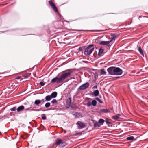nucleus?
Listing matches in <instances>:
<instances>
[{"label":"nucleus","mask_w":148,"mask_h":148,"mask_svg":"<svg viewBox=\"0 0 148 148\" xmlns=\"http://www.w3.org/2000/svg\"><path fill=\"white\" fill-rule=\"evenodd\" d=\"M71 72H69L64 73H62L59 77H56L53 78L51 80V83L56 82L57 84L61 83L67 77L70 76Z\"/></svg>","instance_id":"f257e3e1"},{"label":"nucleus","mask_w":148,"mask_h":148,"mask_svg":"<svg viewBox=\"0 0 148 148\" xmlns=\"http://www.w3.org/2000/svg\"><path fill=\"white\" fill-rule=\"evenodd\" d=\"M109 74L112 75H121L122 70L120 68L115 67H111L107 69Z\"/></svg>","instance_id":"f03ea898"},{"label":"nucleus","mask_w":148,"mask_h":148,"mask_svg":"<svg viewBox=\"0 0 148 148\" xmlns=\"http://www.w3.org/2000/svg\"><path fill=\"white\" fill-rule=\"evenodd\" d=\"M93 46V44H91L88 46L85 49L84 52V54L86 56L90 55L94 50V47L91 48Z\"/></svg>","instance_id":"7ed1b4c3"},{"label":"nucleus","mask_w":148,"mask_h":148,"mask_svg":"<svg viewBox=\"0 0 148 148\" xmlns=\"http://www.w3.org/2000/svg\"><path fill=\"white\" fill-rule=\"evenodd\" d=\"M55 144L61 147H64L66 145L65 142L60 139H57L55 141Z\"/></svg>","instance_id":"20e7f679"},{"label":"nucleus","mask_w":148,"mask_h":148,"mask_svg":"<svg viewBox=\"0 0 148 148\" xmlns=\"http://www.w3.org/2000/svg\"><path fill=\"white\" fill-rule=\"evenodd\" d=\"M89 86V83L86 82L81 85L78 88V89L80 90H84L87 89Z\"/></svg>","instance_id":"39448f33"},{"label":"nucleus","mask_w":148,"mask_h":148,"mask_svg":"<svg viewBox=\"0 0 148 148\" xmlns=\"http://www.w3.org/2000/svg\"><path fill=\"white\" fill-rule=\"evenodd\" d=\"M49 5L51 6L53 10L56 13L58 12V10L57 7L56 6L54 3L52 1H49L48 2Z\"/></svg>","instance_id":"423d86ee"},{"label":"nucleus","mask_w":148,"mask_h":148,"mask_svg":"<svg viewBox=\"0 0 148 148\" xmlns=\"http://www.w3.org/2000/svg\"><path fill=\"white\" fill-rule=\"evenodd\" d=\"M76 125L78 128L79 129H81L84 128L85 126V124L82 122L79 121L76 123Z\"/></svg>","instance_id":"0eeeda50"},{"label":"nucleus","mask_w":148,"mask_h":148,"mask_svg":"<svg viewBox=\"0 0 148 148\" xmlns=\"http://www.w3.org/2000/svg\"><path fill=\"white\" fill-rule=\"evenodd\" d=\"M111 36L112 37L111 40H110V42L112 41H113L114 40L116 39L117 37V36L116 34H111Z\"/></svg>","instance_id":"6e6552de"},{"label":"nucleus","mask_w":148,"mask_h":148,"mask_svg":"<svg viewBox=\"0 0 148 148\" xmlns=\"http://www.w3.org/2000/svg\"><path fill=\"white\" fill-rule=\"evenodd\" d=\"M110 42V41H102L100 42L99 44L101 45H109Z\"/></svg>","instance_id":"1a4fd4ad"},{"label":"nucleus","mask_w":148,"mask_h":148,"mask_svg":"<svg viewBox=\"0 0 148 148\" xmlns=\"http://www.w3.org/2000/svg\"><path fill=\"white\" fill-rule=\"evenodd\" d=\"M86 100L88 101L87 103V106L88 107H90L92 105V102L91 101L92 99L90 98H86Z\"/></svg>","instance_id":"9d476101"},{"label":"nucleus","mask_w":148,"mask_h":148,"mask_svg":"<svg viewBox=\"0 0 148 148\" xmlns=\"http://www.w3.org/2000/svg\"><path fill=\"white\" fill-rule=\"evenodd\" d=\"M121 115L120 114H117L116 115L112 117V118L114 119L115 121L117 120L121 116Z\"/></svg>","instance_id":"9b49d317"},{"label":"nucleus","mask_w":148,"mask_h":148,"mask_svg":"<svg viewBox=\"0 0 148 148\" xmlns=\"http://www.w3.org/2000/svg\"><path fill=\"white\" fill-rule=\"evenodd\" d=\"M100 112H101L105 113L110 112L109 110L108 109H102L100 110Z\"/></svg>","instance_id":"f8f14e48"},{"label":"nucleus","mask_w":148,"mask_h":148,"mask_svg":"<svg viewBox=\"0 0 148 148\" xmlns=\"http://www.w3.org/2000/svg\"><path fill=\"white\" fill-rule=\"evenodd\" d=\"M24 109V107L23 105H21L20 106L18 107L17 109V111L18 112H20L21 111L23 110Z\"/></svg>","instance_id":"ddd939ff"},{"label":"nucleus","mask_w":148,"mask_h":148,"mask_svg":"<svg viewBox=\"0 0 148 148\" xmlns=\"http://www.w3.org/2000/svg\"><path fill=\"white\" fill-rule=\"evenodd\" d=\"M57 92H54L52 93L50 95L51 96L52 98H55L57 97Z\"/></svg>","instance_id":"4468645a"},{"label":"nucleus","mask_w":148,"mask_h":148,"mask_svg":"<svg viewBox=\"0 0 148 148\" xmlns=\"http://www.w3.org/2000/svg\"><path fill=\"white\" fill-rule=\"evenodd\" d=\"M94 127H100L101 125L98 122L96 121L94 123Z\"/></svg>","instance_id":"2eb2a0df"},{"label":"nucleus","mask_w":148,"mask_h":148,"mask_svg":"<svg viewBox=\"0 0 148 148\" xmlns=\"http://www.w3.org/2000/svg\"><path fill=\"white\" fill-rule=\"evenodd\" d=\"M103 49L102 48V47H101L99 50V52L98 53V55L100 56L103 53Z\"/></svg>","instance_id":"dca6fc26"},{"label":"nucleus","mask_w":148,"mask_h":148,"mask_svg":"<svg viewBox=\"0 0 148 148\" xmlns=\"http://www.w3.org/2000/svg\"><path fill=\"white\" fill-rule=\"evenodd\" d=\"M138 50L139 51L140 54L143 56V57H144V53L141 47H139L138 48Z\"/></svg>","instance_id":"f3484780"},{"label":"nucleus","mask_w":148,"mask_h":148,"mask_svg":"<svg viewBox=\"0 0 148 148\" xmlns=\"http://www.w3.org/2000/svg\"><path fill=\"white\" fill-rule=\"evenodd\" d=\"M99 94V92L97 90L94 91V95L95 96H97Z\"/></svg>","instance_id":"a211bd4d"},{"label":"nucleus","mask_w":148,"mask_h":148,"mask_svg":"<svg viewBox=\"0 0 148 148\" xmlns=\"http://www.w3.org/2000/svg\"><path fill=\"white\" fill-rule=\"evenodd\" d=\"M52 99L50 95H47L45 97V100L47 101H49Z\"/></svg>","instance_id":"6ab92c4d"},{"label":"nucleus","mask_w":148,"mask_h":148,"mask_svg":"<svg viewBox=\"0 0 148 148\" xmlns=\"http://www.w3.org/2000/svg\"><path fill=\"white\" fill-rule=\"evenodd\" d=\"M98 122H99L100 124L101 125H103L104 122V120L102 119H99L98 121Z\"/></svg>","instance_id":"aec40b11"},{"label":"nucleus","mask_w":148,"mask_h":148,"mask_svg":"<svg viewBox=\"0 0 148 148\" xmlns=\"http://www.w3.org/2000/svg\"><path fill=\"white\" fill-rule=\"evenodd\" d=\"M66 103L69 105H70L71 103V99L69 97L66 101Z\"/></svg>","instance_id":"412c9836"},{"label":"nucleus","mask_w":148,"mask_h":148,"mask_svg":"<svg viewBox=\"0 0 148 148\" xmlns=\"http://www.w3.org/2000/svg\"><path fill=\"white\" fill-rule=\"evenodd\" d=\"M41 101L40 100H37L35 101L34 103L36 105H38L41 103Z\"/></svg>","instance_id":"4be33fe9"},{"label":"nucleus","mask_w":148,"mask_h":148,"mask_svg":"<svg viewBox=\"0 0 148 148\" xmlns=\"http://www.w3.org/2000/svg\"><path fill=\"white\" fill-rule=\"evenodd\" d=\"M97 104V102L95 100H93L92 102V105L93 106H95Z\"/></svg>","instance_id":"5701e85b"},{"label":"nucleus","mask_w":148,"mask_h":148,"mask_svg":"<svg viewBox=\"0 0 148 148\" xmlns=\"http://www.w3.org/2000/svg\"><path fill=\"white\" fill-rule=\"evenodd\" d=\"M51 103L53 104L57 105L58 104V101L56 99H54L51 101Z\"/></svg>","instance_id":"b1692460"},{"label":"nucleus","mask_w":148,"mask_h":148,"mask_svg":"<svg viewBox=\"0 0 148 148\" xmlns=\"http://www.w3.org/2000/svg\"><path fill=\"white\" fill-rule=\"evenodd\" d=\"M134 139V137L133 136H129L127 138V140H131Z\"/></svg>","instance_id":"393cba45"},{"label":"nucleus","mask_w":148,"mask_h":148,"mask_svg":"<svg viewBox=\"0 0 148 148\" xmlns=\"http://www.w3.org/2000/svg\"><path fill=\"white\" fill-rule=\"evenodd\" d=\"M101 75H106V73L105 71V70L104 69H102L101 70Z\"/></svg>","instance_id":"a878e982"},{"label":"nucleus","mask_w":148,"mask_h":148,"mask_svg":"<svg viewBox=\"0 0 148 148\" xmlns=\"http://www.w3.org/2000/svg\"><path fill=\"white\" fill-rule=\"evenodd\" d=\"M95 99L97 100L99 103H103V101L98 97L95 98Z\"/></svg>","instance_id":"bb28decb"},{"label":"nucleus","mask_w":148,"mask_h":148,"mask_svg":"<svg viewBox=\"0 0 148 148\" xmlns=\"http://www.w3.org/2000/svg\"><path fill=\"white\" fill-rule=\"evenodd\" d=\"M105 121L106 124L108 125H110L112 124V123L111 122H110L108 119H106Z\"/></svg>","instance_id":"cd10ccee"},{"label":"nucleus","mask_w":148,"mask_h":148,"mask_svg":"<svg viewBox=\"0 0 148 148\" xmlns=\"http://www.w3.org/2000/svg\"><path fill=\"white\" fill-rule=\"evenodd\" d=\"M46 116H45V114H43L42 115V119L43 120H45L46 119Z\"/></svg>","instance_id":"c85d7f7f"},{"label":"nucleus","mask_w":148,"mask_h":148,"mask_svg":"<svg viewBox=\"0 0 148 148\" xmlns=\"http://www.w3.org/2000/svg\"><path fill=\"white\" fill-rule=\"evenodd\" d=\"M50 105V103L49 102H48L46 103L45 105V106L46 108L49 107Z\"/></svg>","instance_id":"c756f323"},{"label":"nucleus","mask_w":148,"mask_h":148,"mask_svg":"<svg viewBox=\"0 0 148 148\" xmlns=\"http://www.w3.org/2000/svg\"><path fill=\"white\" fill-rule=\"evenodd\" d=\"M10 110L12 111H15L16 110V107H13V108H11Z\"/></svg>","instance_id":"7c9ffc66"},{"label":"nucleus","mask_w":148,"mask_h":148,"mask_svg":"<svg viewBox=\"0 0 148 148\" xmlns=\"http://www.w3.org/2000/svg\"><path fill=\"white\" fill-rule=\"evenodd\" d=\"M40 84L42 86H44L45 84V83L42 82H40Z\"/></svg>","instance_id":"2f4dec72"},{"label":"nucleus","mask_w":148,"mask_h":148,"mask_svg":"<svg viewBox=\"0 0 148 148\" xmlns=\"http://www.w3.org/2000/svg\"><path fill=\"white\" fill-rule=\"evenodd\" d=\"M97 85L94 86L92 88V89L94 90L95 89H97Z\"/></svg>","instance_id":"473e14b6"},{"label":"nucleus","mask_w":148,"mask_h":148,"mask_svg":"<svg viewBox=\"0 0 148 148\" xmlns=\"http://www.w3.org/2000/svg\"><path fill=\"white\" fill-rule=\"evenodd\" d=\"M82 134V133L81 132H80L78 133H76L75 135H81Z\"/></svg>","instance_id":"72a5a7b5"},{"label":"nucleus","mask_w":148,"mask_h":148,"mask_svg":"<svg viewBox=\"0 0 148 148\" xmlns=\"http://www.w3.org/2000/svg\"><path fill=\"white\" fill-rule=\"evenodd\" d=\"M21 78V76H18L16 77L15 78V79H19Z\"/></svg>","instance_id":"f704fd0d"},{"label":"nucleus","mask_w":148,"mask_h":148,"mask_svg":"<svg viewBox=\"0 0 148 148\" xmlns=\"http://www.w3.org/2000/svg\"><path fill=\"white\" fill-rule=\"evenodd\" d=\"M41 101V103L42 104H43L44 103V102H45V101L44 99H42L41 100H40Z\"/></svg>","instance_id":"c9c22d12"},{"label":"nucleus","mask_w":148,"mask_h":148,"mask_svg":"<svg viewBox=\"0 0 148 148\" xmlns=\"http://www.w3.org/2000/svg\"><path fill=\"white\" fill-rule=\"evenodd\" d=\"M40 110L39 109H35L34 111H40Z\"/></svg>","instance_id":"e433bc0d"},{"label":"nucleus","mask_w":148,"mask_h":148,"mask_svg":"<svg viewBox=\"0 0 148 148\" xmlns=\"http://www.w3.org/2000/svg\"><path fill=\"white\" fill-rule=\"evenodd\" d=\"M54 109L52 108H50L49 109V110H54Z\"/></svg>","instance_id":"4c0bfd02"},{"label":"nucleus","mask_w":148,"mask_h":148,"mask_svg":"<svg viewBox=\"0 0 148 148\" xmlns=\"http://www.w3.org/2000/svg\"><path fill=\"white\" fill-rule=\"evenodd\" d=\"M119 77H116L115 78L116 79H118Z\"/></svg>","instance_id":"58836bf2"},{"label":"nucleus","mask_w":148,"mask_h":148,"mask_svg":"<svg viewBox=\"0 0 148 148\" xmlns=\"http://www.w3.org/2000/svg\"><path fill=\"white\" fill-rule=\"evenodd\" d=\"M76 114H77L78 115L80 114L79 113H77Z\"/></svg>","instance_id":"ea45409f"},{"label":"nucleus","mask_w":148,"mask_h":148,"mask_svg":"<svg viewBox=\"0 0 148 148\" xmlns=\"http://www.w3.org/2000/svg\"><path fill=\"white\" fill-rule=\"evenodd\" d=\"M71 79H75V78L74 77H73L71 78Z\"/></svg>","instance_id":"a19ab883"},{"label":"nucleus","mask_w":148,"mask_h":148,"mask_svg":"<svg viewBox=\"0 0 148 148\" xmlns=\"http://www.w3.org/2000/svg\"><path fill=\"white\" fill-rule=\"evenodd\" d=\"M29 110V108H27V109H26L25 110Z\"/></svg>","instance_id":"79ce46f5"},{"label":"nucleus","mask_w":148,"mask_h":148,"mask_svg":"<svg viewBox=\"0 0 148 148\" xmlns=\"http://www.w3.org/2000/svg\"><path fill=\"white\" fill-rule=\"evenodd\" d=\"M74 31H80L82 30H73Z\"/></svg>","instance_id":"37998d69"},{"label":"nucleus","mask_w":148,"mask_h":148,"mask_svg":"<svg viewBox=\"0 0 148 148\" xmlns=\"http://www.w3.org/2000/svg\"><path fill=\"white\" fill-rule=\"evenodd\" d=\"M34 110H35V109H33L31 110V111H34Z\"/></svg>","instance_id":"c03bdc74"},{"label":"nucleus","mask_w":148,"mask_h":148,"mask_svg":"<svg viewBox=\"0 0 148 148\" xmlns=\"http://www.w3.org/2000/svg\"><path fill=\"white\" fill-rule=\"evenodd\" d=\"M90 31H91V32H93L95 30H90Z\"/></svg>","instance_id":"a18cd8bd"},{"label":"nucleus","mask_w":148,"mask_h":148,"mask_svg":"<svg viewBox=\"0 0 148 148\" xmlns=\"http://www.w3.org/2000/svg\"><path fill=\"white\" fill-rule=\"evenodd\" d=\"M141 16H140L139 17V18H141Z\"/></svg>","instance_id":"49530a36"}]
</instances>
